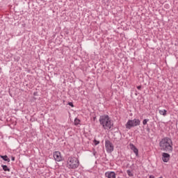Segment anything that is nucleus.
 <instances>
[{"label": "nucleus", "mask_w": 178, "mask_h": 178, "mask_svg": "<svg viewBox=\"0 0 178 178\" xmlns=\"http://www.w3.org/2000/svg\"><path fill=\"white\" fill-rule=\"evenodd\" d=\"M160 149L165 152H173V141L170 138H163L159 143Z\"/></svg>", "instance_id": "1"}, {"label": "nucleus", "mask_w": 178, "mask_h": 178, "mask_svg": "<svg viewBox=\"0 0 178 178\" xmlns=\"http://www.w3.org/2000/svg\"><path fill=\"white\" fill-rule=\"evenodd\" d=\"M99 122L104 130H111L113 127V123L108 115H101Z\"/></svg>", "instance_id": "2"}, {"label": "nucleus", "mask_w": 178, "mask_h": 178, "mask_svg": "<svg viewBox=\"0 0 178 178\" xmlns=\"http://www.w3.org/2000/svg\"><path fill=\"white\" fill-rule=\"evenodd\" d=\"M80 165L79 159L76 157H69L67 161V168L68 169H77Z\"/></svg>", "instance_id": "3"}, {"label": "nucleus", "mask_w": 178, "mask_h": 178, "mask_svg": "<svg viewBox=\"0 0 178 178\" xmlns=\"http://www.w3.org/2000/svg\"><path fill=\"white\" fill-rule=\"evenodd\" d=\"M140 123H141V121L138 119L129 120L125 124V127L130 130L131 127H137V126H140Z\"/></svg>", "instance_id": "4"}, {"label": "nucleus", "mask_w": 178, "mask_h": 178, "mask_svg": "<svg viewBox=\"0 0 178 178\" xmlns=\"http://www.w3.org/2000/svg\"><path fill=\"white\" fill-rule=\"evenodd\" d=\"M105 148L108 154H112V152H113V149H115L113 144L109 140H105Z\"/></svg>", "instance_id": "5"}, {"label": "nucleus", "mask_w": 178, "mask_h": 178, "mask_svg": "<svg viewBox=\"0 0 178 178\" xmlns=\"http://www.w3.org/2000/svg\"><path fill=\"white\" fill-rule=\"evenodd\" d=\"M53 156L55 161H56V162H62L63 159H62V154H60V152L59 151L54 152L53 153Z\"/></svg>", "instance_id": "6"}, {"label": "nucleus", "mask_w": 178, "mask_h": 178, "mask_svg": "<svg viewBox=\"0 0 178 178\" xmlns=\"http://www.w3.org/2000/svg\"><path fill=\"white\" fill-rule=\"evenodd\" d=\"M161 159L163 162L167 163L169 161H170V154L166 152H163L161 154Z\"/></svg>", "instance_id": "7"}, {"label": "nucleus", "mask_w": 178, "mask_h": 178, "mask_svg": "<svg viewBox=\"0 0 178 178\" xmlns=\"http://www.w3.org/2000/svg\"><path fill=\"white\" fill-rule=\"evenodd\" d=\"M105 176L108 178H116V173L113 171H108L105 172Z\"/></svg>", "instance_id": "8"}, {"label": "nucleus", "mask_w": 178, "mask_h": 178, "mask_svg": "<svg viewBox=\"0 0 178 178\" xmlns=\"http://www.w3.org/2000/svg\"><path fill=\"white\" fill-rule=\"evenodd\" d=\"M129 147H130L131 149L136 154V156H138V149H137V147H136V145H134L133 143H130Z\"/></svg>", "instance_id": "9"}, {"label": "nucleus", "mask_w": 178, "mask_h": 178, "mask_svg": "<svg viewBox=\"0 0 178 178\" xmlns=\"http://www.w3.org/2000/svg\"><path fill=\"white\" fill-rule=\"evenodd\" d=\"M0 157L1 158V159L5 161L6 162H10V159L8 158V156H6V155H5V156H0Z\"/></svg>", "instance_id": "10"}, {"label": "nucleus", "mask_w": 178, "mask_h": 178, "mask_svg": "<svg viewBox=\"0 0 178 178\" xmlns=\"http://www.w3.org/2000/svg\"><path fill=\"white\" fill-rule=\"evenodd\" d=\"M168 111L165 109L159 110V113L162 116H166Z\"/></svg>", "instance_id": "11"}, {"label": "nucleus", "mask_w": 178, "mask_h": 178, "mask_svg": "<svg viewBox=\"0 0 178 178\" xmlns=\"http://www.w3.org/2000/svg\"><path fill=\"white\" fill-rule=\"evenodd\" d=\"M1 167L3 168V170H4V172H10V168L8 167V165H1Z\"/></svg>", "instance_id": "12"}, {"label": "nucleus", "mask_w": 178, "mask_h": 178, "mask_svg": "<svg viewBox=\"0 0 178 178\" xmlns=\"http://www.w3.org/2000/svg\"><path fill=\"white\" fill-rule=\"evenodd\" d=\"M81 122V121L79 118H75L74 121V124L75 126H79V124H80Z\"/></svg>", "instance_id": "13"}, {"label": "nucleus", "mask_w": 178, "mask_h": 178, "mask_svg": "<svg viewBox=\"0 0 178 178\" xmlns=\"http://www.w3.org/2000/svg\"><path fill=\"white\" fill-rule=\"evenodd\" d=\"M127 173L128 176H129L130 177H133V176H134L133 172H131L130 171V170H127Z\"/></svg>", "instance_id": "14"}, {"label": "nucleus", "mask_w": 178, "mask_h": 178, "mask_svg": "<svg viewBox=\"0 0 178 178\" xmlns=\"http://www.w3.org/2000/svg\"><path fill=\"white\" fill-rule=\"evenodd\" d=\"M148 122H149V120H148V119H145V120H143V126H145V124H147V123H148Z\"/></svg>", "instance_id": "15"}, {"label": "nucleus", "mask_w": 178, "mask_h": 178, "mask_svg": "<svg viewBox=\"0 0 178 178\" xmlns=\"http://www.w3.org/2000/svg\"><path fill=\"white\" fill-rule=\"evenodd\" d=\"M94 144H95V145H98V144H99V141H98L97 140H94Z\"/></svg>", "instance_id": "16"}, {"label": "nucleus", "mask_w": 178, "mask_h": 178, "mask_svg": "<svg viewBox=\"0 0 178 178\" xmlns=\"http://www.w3.org/2000/svg\"><path fill=\"white\" fill-rule=\"evenodd\" d=\"M68 105H70V106H72V108H74V105L73 104V102H69Z\"/></svg>", "instance_id": "17"}, {"label": "nucleus", "mask_w": 178, "mask_h": 178, "mask_svg": "<svg viewBox=\"0 0 178 178\" xmlns=\"http://www.w3.org/2000/svg\"><path fill=\"white\" fill-rule=\"evenodd\" d=\"M149 178H155V176H154V175H149Z\"/></svg>", "instance_id": "18"}, {"label": "nucleus", "mask_w": 178, "mask_h": 178, "mask_svg": "<svg viewBox=\"0 0 178 178\" xmlns=\"http://www.w3.org/2000/svg\"><path fill=\"white\" fill-rule=\"evenodd\" d=\"M137 88H138V90H141V86H137Z\"/></svg>", "instance_id": "19"}, {"label": "nucleus", "mask_w": 178, "mask_h": 178, "mask_svg": "<svg viewBox=\"0 0 178 178\" xmlns=\"http://www.w3.org/2000/svg\"><path fill=\"white\" fill-rule=\"evenodd\" d=\"M12 161H15V157H13V158H12Z\"/></svg>", "instance_id": "20"}]
</instances>
